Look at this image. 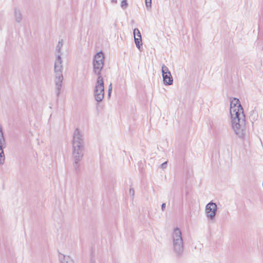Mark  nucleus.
Returning a JSON list of instances; mask_svg holds the SVG:
<instances>
[{
	"instance_id": "obj_1",
	"label": "nucleus",
	"mask_w": 263,
	"mask_h": 263,
	"mask_svg": "<svg viewBox=\"0 0 263 263\" xmlns=\"http://www.w3.org/2000/svg\"><path fill=\"white\" fill-rule=\"evenodd\" d=\"M230 114L232 128L236 135L243 138L246 134L245 116L239 100L234 98L231 102Z\"/></svg>"
},
{
	"instance_id": "obj_2",
	"label": "nucleus",
	"mask_w": 263,
	"mask_h": 263,
	"mask_svg": "<svg viewBox=\"0 0 263 263\" xmlns=\"http://www.w3.org/2000/svg\"><path fill=\"white\" fill-rule=\"evenodd\" d=\"M62 47L63 42L62 40H61V41H59L56 46V58L54 64V83L57 97H59L61 93V90L64 79L63 74V61L61 58V49Z\"/></svg>"
},
{
	"instance_id": "obj_3",
	"label": "nucleus",
	"mask_w": 263,
	"mask_h": 263,
	"mask_svg": "<svg viewBox=\"0 0 263 263\" xmlns=\"http://www.w3.org/2000/svg\"><path fill=\"white\" fill-rule=\"evenodd\" d=\"M72 154L74 162L73 166L77 171L79 162L84 156V141L83 135L78 128H76L73 134Z\"/></svg>"
},
{
	"instance_id": "obj_4",
	"label": "nucleus",
	"mask_w": 263,
	"mask_h": 263,
	"mask_svg": "<svg viewBox=\"0 0 263 263\" xmlns=\"http://www.w3.org/2000/svg\"><path fill=\"white\" fill-rule=\"evenodd\" d=\"M172 238L173 253L177 258H180L183 256L184 247L182 233L178 228L174 229Z\"/></svg>"
},
{
	"instance_id": "obj_5",
	"label": "nucleus",
	"mask_w": 263,
	"mask_h": 263,
	"mask_svg": "<svg viewBox=\"0 0 263 263\" xmlns=\"http://www.w3.org/2000/svg\"><path fill=\"white\" fill-rule=\"evenodd\" d=\"M104 64V55L102 51L97 52L93 57L92 61L93 72L98 77L101 76V70Z\"/></svg>"
},
{
	"instance_id": "obj_6",
	"label": "nucleus",
	"mask_w": 263,
	"mask_h": 263,
	"mask_svg": "<svg viewBox=\"0 0 263 263\" xmlns=\"http://www.w3.org/2000/svg\"><path fill=\"white\" fill-rule=\"evenodd\" d=\"M94 96L95 100L100 102L104 97V86L103 79L102 76L98 77L94 89Z\"/></svg>"
},
{
	"instance_id": "obj_7",
	"label": "nucleus",
	"mask_w": 263,
	"mask_h": 263,
	"mask_svg": "<svg viewBox=\"0 0 263 263\" xmlns=\"http://www.w3.org/2000/svg\"><path fill=\"white\" fill-rule=\"evenodd\" d=\"M217 210V204L212 201L210 202L206 205L205 211L206 216L208 219L210 220L214 219L216 214Z\"/></svg>"
},
{
	"instance_id": "obj_8",
	"label": "nucleus",
	"mask_w": 263,
	"mask_h": 263,
	"mask_svg": "<svg viewBox=\"0 0 263 263\" xmlns=\"http://www.w3.org/2000/svg\"><path fill=\"white\" fill-rule=\"evenodd\" d=\"M163 83L165 85H171L173 83V78L168 68L164 64L161 67Z\"/></svg>"
},
{
	"instance_id": "obj_9",
	"label": "nucleus",
	"mask_w": 263,
	"mask_h": 263,
	"mask_svg": "<svg viewBox=\"0 0 263 263\" xmlns=\"http://www.w3.org/2000/svg\"><path fill=\"white\" fill-rule=\"evenodd\" d=\"M59 259L61 263H74V261L69 256L61 253L59 254Z\"/></svg>"
},
{
	"instance_id": "obj_10",
	"label": "nucleus",
	"mask_w": 263,
	"mask_h": 263,
	"mask_svg": "<svg viewBox=\"0 0 263 263\" xmlns=\"http://www.w3.org/2000/svg\"><path fill=\"white\" fill-rule=\"evenodd\" d=\"M14 16L16 22L19 23L22 21V15L20 10L17 8L14 9Z\"/></svg>"
},
{
	"instance_id": "obj_11",
	"label": "nucleus",
	"mask_w": 263,
	"mask_h": 263,
	"mask_svg": "<svg viewBox=\"0 0 263 263\" xmlns=\"http://www.w3.org/2000/svg\"><path fill=\"white\" fill-rule=\"evenodd\" d=\"M135 43L137 48L140 51H142V48L141 47L142 45V42L141 38H138L137 37H134Z\"/></svg>"
},
{
	"instance_id": "obj_12",
	"label": "nucleus",
	"mask_w": 263,
	"mask_h": 263,
	"mask_svg": "<svg viewBox=\"0 0 263 263\" xmlns=\"http://www.w3.org/2000/svg\"><path fill=\"white\" fill-rule=\"evenodd\" d=\"M257 113L255 110H252L250 115V119L251 121H255L257 118Z\"/></svg>"
},
{
	"instance_id": "obj_13",
	"label": "nucleus",
	"mask_w": 263,
	"mask_h": 263,
	"mask_svg": "<svg viewBox=\"0 0 263 263\" xmlns=\"http://www.w3.org/2000/svg\"><path fill=\"white\" fill-rule=\"evenodd\" d=\"M133 33H134V37H137L138 38H141V33L138 28H135L134 30Z\"/></svg>"
},
{
	"instance_id": "obj_14",
	"label": "nucleus",
	"mask_w": 263,
	"mask_h": 263,
	"mask_svg": "<svg viewBox=\"0 0 263 263\" xmlns=\"http://www.w3.org/2000/svg\"><path fill=\"white\" fill-rule=\"evenodd\" d=\"M128 6V3L127 0H122L121 3V7L123 9H125Z\"/></svg>"
},
{
	"instance_id": "obj_15",
	"label": "nucleus",
	"mask_w": 263,
	"mask_h": 263,
	"mask_svg": "<svg viewBox=\"0 0 263 263\" xmlns=\"http://www.w3.org/2000/svg\"><path fill=\"white\" fill-rule=\"evenodd\" d=\"M145 5L147 8H151L152 0H145Z\"/></svg>"
},
{
	"instance_id": "obj_16",
	"label": "nucleus",
	"mask_w": 263,
	"mask_h": 263,
	"mask_svg": "<svg viewBox=\"0 0 263 263\" xmlns=\"http://www.w3.org/2000/svg\"><path fill=\"white\" fill-rule=\"evenodd\" d=\"M111 90H112V84H111V83H110L109 86L108 90V96L110 95V93L111 92Z\"/></svg>"
},
{
	"instance_id": "obj_17",
	"label": "nucleus",
	"mask_w": 263,
	"mask_h": 263,
	"mask_svg": "<svg viewBox=\"0 0 263 263\" xmlns=\"http://www.w3.org/2000/svg\"><path fill=\"white\" fill-rule=\"evenodd\" d=\"M166 165H167V162H165L163 163L161 165V168H162V169L165 168L166 167Z\"/></svg>"
},
{
	"instance_id": "obj_18",
	"label": "nucleus",
	"mask_w": 263,
	"mask_h": 263,
	"mask_svg": "<svg viewBox=\"0 0 263 263\" xmlns=\"http://www.w3.org/2000/svg\"><path fill=\"white\" fill-rule=\"evenodd\" d=\"M129 193L130 195H132L133 196L134 195V190L133 189H130L129 190Z\"/></svg>"
},
{
	"instance_id": "obj_19",
	"label": "nucleus",
	"mask_w": 263,
	"mask_h": 263,
	"mask_svg": "<svg viewBox=\"0 0 263 263\" xmlns=\"http://www.w3.org/2000/svg\"><path fill=\"white\" fill-rule=\"evenodd\" d=\"M165 209V203H163L161 205V210L162 211H164Z\"/></svg>"
},
{
	"instance_id": "obj_20",
	"label": "nucleus",
	"mask_w": 263,
	"mask_h": 263,
	"mask_svg": "<svg viewBox=\"0 0 263 263\" xmlns=\"http://www.w3.org/2000/svg\"><path fill=\"white\" fill-rule=\"evenodd\" d=\"M110 1L112 3H114V4L117 3V0H110Z\"/></svg>"
},
{
	"instance_id": "obj_21",
	"label": "nucleus",
	"mask_w": 263,
	"mask_h": 263,
	"mask_svg": "<svg viewBox=\"0 0 263 263\" xmlns=\"http://www.w3.org/2000/svg\"><path fill=\"white\" fill-rule=\"evenodd\" d=\"M91 263H95V260L92 259H91Z\"/></svg>"
}]
</instances>
